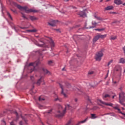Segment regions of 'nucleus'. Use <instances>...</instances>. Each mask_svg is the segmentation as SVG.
<instances>
[{
    "mask_svg": "<svg viewBox=\"0 0 125 125\" xmlns=\"http://www.w3.org/2000/svg\"><path fill=\"white\" fill-rule=\"evenodd\" d=\"M58 108L59 110L58 111V114L56 115V117L57 118H62V117L65 115L66 110H70V109H72V106L69 104L65 105V109L62 110L63 108L62 107V105L59 104L58 105Z\"/></svg>",
    "mask_w": 125,
    "mask_h": 125,
    "instance_id": "1",
    "label": "nucleus"
},
{
    "mask_svg": "<svg viewBox=\"0 0 125 125\" xmlns=\"http://www.w3.org/2000/svg\"><path fill=\"white\" fill-rule=\"evenodd\" d=\"M17 7H18L20 10H21V11H25L26 13H30L31 12L37 13V12H39V10L34 9H29L26 6L22 7L20 5L17 4Z\"/></svg>",
    "mask_w": 125,
    "mask_h": 125,
    "instance_id": "2",
    "label": "nucleus"
},
{
    "mask_svg": "<svg viewBox=\"0 0 125 125\" xmlns=\"http://www.w3.org/2000/svg\"><path fill=\"white\" fill-rule=\"evenodd\" d=\"M39 64H40V61H37L35 62L30 63L29 66H31V71H39L40 67H39Z\"/></svg>",
    "mask_w": 125,
    "mask_h": 125,
    "instance_id": "3",
    "label": "nucleus"
},
{
    "mask_svg": "<svg viewBox=\"0 0 125 125\" xmlns=\"http://www.w3.org/2000/svg\"><path fill=\"white\" fill-rule=\"evenodd\" d=\"M125 100V94L124 92H121L119 93V102L122 105H124L125 106V104L123 101Z\"/></svg>",
    "mask_w": 125,
    "mask_h": 125,
    "instance_id": "4",
    "label": "nucleus"
},
{
    "mask_svg": "<svg viewBox=\"0 0 125 125\" xmlns=\"http://www.w3.org/2000/svg\"><path fill=\"white\" fill-rule=\"evenodd\" d=\"M103 57V50H102L99 52H98L95 56V59L97 61H100L101 60V58Z\"/></svg>",
    "mask_w": 125,
    "mask_h": 125,
    "instance_id": "5",
    "label": "nucleus"
},
{
    "mask_svg": "<svg viewBox=\"0 0 125 125\" xmlns=\"http://www.w3.org/2000/svg\"><path fill=\"white\" fill-rule=\"evenodd\" d=\"M44 40H45V41H48V42H49L52 49L53 48V47H54V46H55V43H54V42H53V41H52L51 38L46 37L44 39Z\"/></svg>",
    "mask_w": 125,
    "mask_h": 125,
    "instance_id": "6",
    "label": "nucleus"
},
{
    "mask_svg": "<svg viewBox=\"0 0 125 125\" xmlns=\"http://www.w3.org/2000/svg\"><path fill=\"white\" fill-rule=\"evenodd\" d=\"M78 15H79L80 17H86V14H85V10L80 11L77 13Z\"/></svg>",
    "mask_w": 125,
    "mask_h": 125,
    "instance_id": "7",
    "label": "nucleus"
},
{
    "mask_svg": "<svg viewBox=\"0 0 125 125\" xmlns=\"http://www.w3.org/2000/svg\"><path fill=\"white\" fill-rule=\"evenodd\" d=\"M99 102L101 103V104H103V105H105V106H110V107H113V104L112 103H108L102 101L101 100H99Z\"/></svg>",
    "mask_w": 125,
    "mask_h": 125,
    "instance_id": "8",
    "label": "nucleus"
},
{
    "mask_svg": "<svg viewBox=\"0 0 125 125\" xmlns=\"http://www.w3.org/2000/svg\"><path fill=\"white\" fill-rule=\"evenodd\" d=\"M57 21H52L51 22H48V24L52 27H54V26L56 25V23H57Z\"/></svg>",
    "mask_w": 125,
    "mask_h": 125,
    "instance_id": "9",
    "label": "nucleus"
},
{
    "mask_svg": "<svg viewBox=\"0 0 125 125\" xmlns=\"http://www.w3.org/2000/svg\"><path fill=\"white\" fill-rule=\"evenodd\" d=\"M43 78V76H41L40 79H39L36 83L35 82L34 83H36L37 85H40L41 83H42V80Z\"/></svg>",
    "mask_w": 125,
    "mask_h": 125,
    "instance_id": "10",
    "label": "nucleus"
},
{
    "mask_svg": "<svg viewBox=\"0 0 125 125\" xmlns=\"http://www.w3.org/2000/svg\"><path fill=\"white\" fill-rule=\"evenodd\" d=\"M59 85L62 89V94L65 97H67V95L64 93V88L63 87V85L61 84H59Z\"/></svg>",
    "mask_w": 125,
    "mask_h": 125,
    "instance_id": "11",
    "label": "nucleus"
},
{
    "mask_svg": "<svg viewBox=\"0 0 125 125\" xmlns=\"http://www.w3.org/2000/svg\"><path fill=\"white\" fill-rule=\"evenodd\" d=\"M111 97V96L109 94H106L105 95H103V99L104 100L107 101V98H110Z\"/></svg>",
    "mask_w": 125,
    "mask_h": 125,
    "instance_id": "12",
    "label": "nucleus"
},
{
    "mask_svg": "<svg viewBox=\"0 0 125 125\" xmlns=\"http://www.w3.org/2000/svg\"><path fill=\"white\" fill-rule=\"evenodd\" d=\"M114 2L117 5H120V4H122V3H123V1H122L121 0H114Z\"/></svg>",
    "mask_w": 125,
    "mask_h": 125,
    "instance_id": "13",
    "label": "nucleus"
},
{
    "mask_svg": "<svg viewBox=\"0 0 125 125\" xmlns=\"http://www.w3.org/2000/svg\"><path fill=\"white\" fill-rule=\"evenodd\" d=\"M62 100L61 99L58 97L57 95L55 94L54 101H59L60 102H61Z\"/></svg>",
    "mask_w": 125,
    "mask_h": 125,
    "instance_id": "14",
    "label": "nucleus"
},
{
    "mask_svg": "<svg viewBox=\"0 0 125 125\" xmlns=\"http://www.w3.org/2000/svg\"><path fill=\"white\" fill-rule=\"evenodd\" d=\"M92 25L93 26L90 27L89 29H91V28H95V27H96V26L97 25V22H96L95 21H93L92 22Z\"/></svg>",
    "mask_w": 125,
    "mask_h": 125,
    "instance_id": "15",
    "label": "nucleus"
},
{
    "mask_svg": "<svg viewBox=\"0 0 125 125\" xmlns=\"http://www.w3.org/2000/svg\"><path fill=\"white\" fill-rule=\"evenodd\" d=\"M98 36L99 37V39H104L107 37V35L104 34V35H101V34H98Z\"/></svg>",
    "mask_w": 125,
    "mask_h": 125,
    "instance_id": "16",
    "label": "nucleus"
},
{
    "mask_svg": "<svg viewBox=\"0 0 125 125\" xmlns=\"http://www.w3.org/2000/svg\"><path fill=\"white\" fill-rule=\"evenodd\" d=\"M98 40H99V37L98 36V35H97L94 38L93 42L95 43L96 42H97V41H98Z\"/></svg>",
    "mask_w": 125,
    "mask_h": 125,
    "instance_id": "17",
    "label": "nucleus"
},
{
    "mask_svg": "<svg viewBox=\"0 0 125 125\" xmlns=\"http://www.w3.org/2000/svg\"><path fill=\"white\" fill-rule=\"evenodd\" d=\"M114 8V7L112 6H107L104 8L105 10H112Z\"/></svg>",
    "mask_w": 125,
    "mask_h": 125,
    "instance_id": "18",
    "label": "nucleus"
},
{
    "mask_svg": "<svg viewBox=\"0 0 125 125\" xmlns=\"http://www.w3.org/2000/svg\"><path fill=\"white\" fill-rule=\"evenodd\" d=\"M29 19H30L31 21H35V20H38V18H36L35 16H30Z\"/></svg>",
    "mask_w": 125,
    "mask_h": 125,
    "instance_id": "19",
    "label": "nucleus"
},
{
    "mask_svg": "<svg viewBox=\"0 0 125 125\" xmlns=\"http://www.w3.org/2000/svg\"><path fill=\"white\" fill-rule=\"evenodd\" d=\"M42 71L45 73V74H47L48 75H50V72H49L47 69L43 68Z\"/></svg>",
    "mask_w": 125,
    "mask_h": 125,
    "instance_id": "20",
    "label": "nucleus"
},
{
    "mask_svg": "<svg viewBox=\"0 0 125 125\" xmlns=\"http://www.w3.org/2000/svg\"><path fill=\"white\" fill-rule=\"evenodd\" d=\"M37 31L38 30L36 29L27 30V32H30L31 33H37Z\"/></svg>",
    "mask_w": 125,
    "mask_h": 125,
    "instance_id": "21",
    "label": "nucleus"
},
{
    "mask_svg": "<svg viewBox=\"0 0 125 125\" xmlns=\"http://www.w3.org/2000/svg\"><path fill=\"white\" fill-rule=\"evenodd\" d=\"M120 63H122L123 64H125V59L121 58L120 60Z\"/></svg>",
    "mask_w": 125,
    "mask_h": 125,
    "instance_id": "22",
    "label": "nucleus"
},
{
    "mask_svg": "<svg viewBox=\"0 0 125 125\" xmlns=\"http://www.w3.org/2000/svg\"><path fill=\"white\" fill-rule=\"evenodd\" d=\"M104 30H105L104 28H98V29H95V31H98L99 32H102V31H104Z\"/></svg>",
    "mask_w": 125,
    "mask_h": 125,
    "instance_id": "23",
    "label": "nucleus"
},
{
    "mask_svg": "<svg viewBox=\"0 0 125 125\" xmlns=\"http://www.w3.org/2000/svg\"><path fill=\"white\" fill-rule=\"evenodd\" d=\"M117 39V36H111L110 38V40L112 41H115Z\"/></svg>",
    "mask_w": 125,
    "mask_h": 125,
    "instance_id": "24",
    "label": "nucleus"
},
{
    "mask_svg": "<svg viewBox=\"0 0 125 125\" xmlns=\"http://www.w3.org/2000/svg\"><path fill=\"white\" fill-rule=\"evenodd\" d=\"M86 120H87V119H86L83 121L79 122L77 125H80V124H83V123H85L86 122Z\"/></svg>",
    "mask_w": 125,
    "mask_h": 125,
    "instance_id": "25",
    "label": "nucleus"
},
{
    "mask_svg": "<svg viewBox=\"0 0 125 125\" xmlns=\"http://www.w3.org/2000/svg\"><path fill=\"white\" fill-rule=\"evenodd\" d=\"M7 15L8 16L9 18L11 19V20H12V17H11V15H10V13H9V12H7Z\"/></svg>",
    "mask_w": 125,
    "mask_h": 125,
    "instance_id": "26",
    "label": "nucleus"
},
{
    "mask_svg": "<svg viewBox=\"0 0 125 125\" xmlns=\"http://www.w3.org/2000/svg\"><path fill=\"white\" fill-rule=\"evenodd\" d=\"M39 108L40 109H45V106H44L43 105H41V104H39Z\"/></svg>",
    "mask_w": 125,
    "mask_h": 125,
    "instance_id": "27",
    "label": "nucleus"
},
{
    "mask_svg": "<svg viewBox=\"0 0 125 125\" xmlns=\"http://www.w3.org/2000/svg\"><path fill=\"white\" fill-rule=\"evenodd\" d=\"M39 101H44V98H43L42 97H39Z\"/></svg>",
    "mask_w": 125,
    "mask_h": 125,
    "instance_id": "28",
    "label": "nucleus"
},
{
    "mask_svg": "<svg viewBox=\"0 0 125 125\" xmlns=\"http://www.w3.org/2000/svg\"><path fill=\"white\" fill-rule=\"evenodd\" d=\"M48 65H50V66H51V65H52V64H53V62L52 61H49L48 62Z\"/></svg>",
    "mask_w": 125,
    "mask_h": 125,
    "instance_id": "29",
    "label": "nucleus"
},
{
    "mask_svg": "<svg viewBox=\"0 0 125 125\" xmlns=\"http://www.w3.org/2000/svg\"><path fill=\"white\" fill-rule=\"evenodd\" d=\"M43 44H39V43H37V45L38 46H40V47H42L43 46V44H44V42H43Z\"/></svg>",
    "mask_w": 125,
    "mask_h": 125,
    "instance_id": "30",
    "label": "nucleus"
},
{
    "mask_svg": "<svg viewBox=\"0 0 125 125\" xmlns=\"http://www.w3.org/2000/svg\"><path fill=\"white\" fill-rule=\"evenodd\" d=\"M113 108H114V109H115V110H118V111H119V112H120V113H121V109H120V108H119V107H118V106H115Z\"/></svg>",
    "mask_w": 125,
    "mask_h": 125,
    "instance_id": "31",
    "label": "nucleus"
},
{
    "mask_svg": "<svg viewBox=\"0 0 125 125\" xmlns=\"http://www.w3.org/2000/svg\"><path fill=\"white\" fill-rule=\"evenodd\" d=\"M95 18H96V19H97V20H102V19L100 17H98L96 16H94Z\"/></svg>",
    "mask_w": 125,
    "mask_h": 125,
    "instance_id": "32",
    "label": "nucleus"
},
{
    "mask_svg": "<svg viewBox=\"0 0 125 125\" xmlns=\"http://www.w3.org/2000/svg\"><path fill=\"white\" fill-rule=\"evenodd\" d=\"M22 14L21 17L24 18V19H28V18H27V17H26V16H25V15H24V14H23V13H21Z\"/></svg>",
    "mask_w": 125,
    "mask_h": 125,
    "instance_id": "33",
    "label": "nucleus"
},
{
    "mask_svg": "<svg viewBox=\"0 0 125 125\" xmlns=\"http://www.w3.org/2000/svg\"><path fill=\"white\" fill-rule=\"evenodd\" d=\"M91 119H95V118H96L95 117V114H91Z\"/></svg>",
    "mask_w": 125,
    "mask_h": 125,
    "instance_id": "34",
    "label": "nucleus"
},
{
    "mask_svg": "<svg viewBox=\"0 0 125 125\" xmlns=\"http://www.w3.org/2000/svg\"><path fill=\"white\" fill-rule=\"evenodd\" d=\"M51 112H52V109H50V110L48 111V112H44V114H51Z\"/></svg>",
    "mask_w": 125,
    "mask_h": 125,
    "instance_id": "35",
    "label": "nucleus"
},
{
    "mask_svg": "<svg viewBox=\"0 0 125 125\" xmlns=\"http://www.w3.org/2000/svg\"><path fill=\"white\" fill-rule=\"evenodd\" d=\"M65 125H71V121H69Z\"/></svg>",
    "mask_w": 125,
    "mask_h": 125,
    "instance_id": "36",
    "label": "nucleus"
},
{
    "mask_svg": "<svg viewBox=\"0 0 125 125\" xmlns=\"http://www.w3.org/2000/svg\"><path fill=\"white\" fill-rule=\"evenodd\" d=\"M112 62H113L112 60H111L109 62H108V63L107 64V66H110V65L111 64V63H112Z\"/></svg>",
    "mask_w": 125,
    "mask_h": 125,
    "instance_id": "37",
    "label": "nucleus"
},
{
    "mask_svg": "<svg viewBox=\"0 0 125 125\" xmlns=\"http://www.w3.org/2000/svg\"><path fill=\"white\" fill-rule=\"evenodd\" d=\"M93 74V71H89L88 72L89 75H92Z\"/></svg>",
    "mask_w": 125,
    "mask_h": 125,
    "instance_id": "38",
    "label": "nucleus"
},
{
    "mask_svg": "<svg viewBox=\"0 0 125 125\" xmlns=\"http://www.w3.org/2000/svg\"><path fill=\"white\" fill-rule=\"evenodd\" d=\"M30 79H31V81H34L35 80L34 76H31Z\"/></svg>",
    "mask_w": 125,
    "mask_h": 125,
    "instance_id": "39",
    "label": "nucleus"
},
{
    "mask_svg": "<svg viewBox=\"0 0 125 125\" xmlns=\"http://www.w3.org/2000/svg\"><path fill=\"white\" fill-rule=\"evenodd\" d=\"M67 86L68 88H70V87H71V84L70 83H67Z\"/></svg>",
    "mask_w": 125,
    "mask_h": 125,
    "instance_id": "40",
    "label": "nucleus"
},
{
    "mask_svg": "<svg viewBox=\"0 0 125 125\" xmlns=\"http://www.w3.org/2000/svg\"><path fill=\"white\" fill-rule=\"evenodd\" d=\"M78 38V39H81V36H80V35H79V36H74V38Z\"/></svg>",
    "mask_w": 125,
    "mask_h": 125,
    "instance_id": "41",
    "label": "nucleus"
},
{
    "mask_svg": "<svg viewBox=\"0 0 125 125\" xmlns=\"http://www.w3.org/2000/svg\"><path fill=\"white\" fill-rule=\"evenodd\" d=\"M10 125H15V124H14V123L13 122V121H12L10 123Z\"/></svg>",
    "mask_w": 125,
    "mask_h": 125,
    "instance_id": "42",
    "label": "nucleus"
},
{
    "mask_svg": "<svg viewBox=\"0 0 125 125\" xmlns=\"http://www.w3.org/2000/svg\"><path fill=\"white\" fill-rule=\"evenodd\" d=\"M15 114L16 115L17 118H18V113H17V112L15 111Z\"/></svg>",
    "mask_w": 125,
    "mask_h": 125,
    "instance_id": "43",
    "label": "nucleus"
},
{
    "mask_svg": "<svg viewBox=\"0 0 125 125\" xmlns=\"http://www.w3.org/2000/svg\"><path fill=\"white\" fill-rule=\"evenodd\" d=\"M22 119H23V120L24 121V122H25L26 125H27V120H26V119H24V118H22Z\"/></svg>",
    "mask_w": 125,
    "mask_h": 125,
    "instance_id": "44",
    "label": "nucleus"
},
{
    "mask_svg": "<svg viewBox=\"0 0 125 125\" xmlns=\"http://www.w3.org/2000/svg\"><path fill=\"white\" fill-rule=\"evenodd\" d=\"M20 125H23V122L21 121V122H20Z\"/></svg>",
    "mask_w": 125,
    "mask_h": 125,
    "instance_id": "45",
    "label": "nucleus"
},
{
    "mask_svg": "<svg viewBox=\"0 0 125 125\" xmlns=\"http://www.w3.org/2000/svg\"><path fill=\"white\" fill-rule=\"evenodd\" d=\"M121 114H122V115H123V116H124V117H125V113H124L122 112H120Z\"/></svg>",
    "mask_w": 125,
    "mask_h": 125,
    "instance_id": "46",
    "label": "nucleus"
},
{
    "mask_svg": "<svg viewBox=\"0 0 125 125\" xmlns=\"http://www.w3.org/2000/svg\"><path fill=\"white\" fill-rule=\"evenodd\" d=\"M40 42H43V41H42V39H40Z\"/></svg>",
    "mask_w": 125,
    "mask_h": 125,
    "instance_id": "47",
    "label": "nucleus"
},
{
    "mask_svg": "<svg viewBox=\"0 0 125 125\" xmlns=\"http://www.w3.org/2000/svg\"><path fill=\"white\" fill-rule=\"evenodd\" d=\"M116 96H117V95H114V96H112V99H114V98H115V97H116Z\"/></svg>",
    "mask_w": 125,
    "mask_h": 125,
    "instance_id": "48",
    "label": "nucleus"
},
{
    "mask_svg": "<svg viewBox=\"0 0 125 125\" xmlns=\"http://www.w3.org/2000/svg\"><path fill=\"white\" fill-rule=\"evenodd\" d=\"M108 78V73L107 74L106 77L104 78L105 79H107Z\"/></svg>",
    "mask_w": 125,
    "mask_h": 125,
    "instance_id": "49",
    "label": "nucleus"
},
{
    "mask_svg": "<svg viewBox=\"0 0 125 125\" xmlns=\"http://www.w3.org/2000/svg\"><path fill=\"white\" fill-rule=\"evenodd\" d=\"M74 101H75L76 102H78V99H75Z\"/></svg>",
    "mask_w": 125,
    "mask_h": 125,
    "instance_id": "50",
    "label": "nucleus"
},
{
    "mask_svg": "<svg viewBox=\"0 0 125 125\" xmlns=\"http://www.w3.org/2000/svg\"><path fill=\"white\" fill-rule=\"evenodd\" d=\"M110 114H111V113H106V114L103 115V116H104V115H110Z\"/></svg>",
    "mask_w": 125,
    "mask_h": 125,
    "instance_id": "51",
    "label": "nucleus"
},
{
    "mask_svg": "<svg viewBox=\"0 0 125 125\" xmlns=\"http://www.w3.org/2000/svg\"><path fill=\"white\" fill-rule=\"evenodd\" d=\"M20 28H21V29H26V27H21Z\"/></svg>",
    "mask_w": 125,
    "mask_h": 125,
    "instance_id": "52",
    "label": "nucleus"
},
{
    "mask_svg": "<svg viewBox=\"0 0 125 125\" xmlns=\"http://www.w3.org/2000/svg\"><path fill=\"white\" fill-rule=\"evenodd\" d=\"M13 29H14V30H15V31H16V28L15 27V26H14L13 27Z\"/></svg>",
    "mask_w": 125,
    "mask_h": 125,
    "instance_id": "53",
    "label": "nucleus"
},
{
    "mask_svg": "<svg viewBox=\"0 0 125 125\" xmlns=\"http://www.w3.org/2000/svg\"><path fill=\"white\" fill-rule=\"evenodd\" d=\"M62 71H65V67H63V68L62 69Z\"/></svg>",
    "mask_w": 125,
    "mask_h": 125,
    "instance_id": "54",
    "label": "nucleus"
},
{
    "mask_svg": "<svg viewBox=\"0 0 125 125\" xmlns=\"http://www.w3.org/2000/svg\"><path fill=\"white\" fill-rule=\"evenodd\" d=\"M110 0H106V1L108 2V1H110Z\"/></svg>",
    "mask_w": 125,
    "mask_h": 125,
    "instance_id": "55",
    "label": "nucleus"
},
{
    "mask_svg": "<svg viewBox=\"0 0 125 125\" xmlns=\"http://www.w3.org/2000/svg\"><path fill=\"white\" fill-rule=\"evenodd\" d=\"M65 1H69V0H65Z\"/></svg>",
    "mask_w": 125,
    "mask_h": 125,
    "instance_id": "56",
    "label": "nucleus"
},
{
    "mask_svg": "<svg viewBox=\"0 0 125 125\" xmlns=\"http://www.w3.org/2000/svg\"><path fill=\"white\" fill-rule=\"evenodd\" d=\"M114 83H117V82H114Z\"/></svg>",
    "mask_w": 125,
    "mask_h": 125,
    "instance_id": "57",
    "label": "nucleus"
},
{
    "mask_svg": "<svg viewBox=\"0 0 125 125\" xmlns=\"http://www.w3.org/2000/svg\"><path fill=\"white\" fill-rule=\"evenodd\" d=\"M125 108L124 107H122V110H124Z\"/></svg>",
    "mask_w": 125,
    "mask_h": 125,
    "instance_id": "58",
    "label": "nucleus"
},
{
    "mask_svg": "<svg viewBox=\"0 0 125 125\" xmlns=\"http://www.w3.org/2000/svg\"><path fill=\"white\" fill-rule=\"evenodd\" d=\"M123 5H125V3L123 4Z\"/></svg>",
    "mask_w": 125,
    "mask_h": 125,
    "instance_id": "59",
    "label": "nucleus"
},
{
    "mask_svg": "<svg viewBox=\"0 0 125 125\" xmlns=\"http://www.w3.org/2000/svg\"><path fill=\"white\" fill-rule=\"evenodd\" d=\"M103 0H100V1H102Z\"/></svg>",
    "mask_w": 125,
    "mask_h": 125,
    "instance_id": "60",
    "label": "nucleus"
},
{
    "mask_svg": "<svg viewBox=\"0 0 125 125\" xmlns=\"http://www.w3.org/2000/svg\"><path fill=\"white\" fill-rule=\"evenodd\" d=\"M121 90H122V88H120Z\"/></svg>",
    "mask_w": 125,
    "mask_h": 125,
    "instance_id": "61",
    "label": "nucleus"
},
{
    "mask_svg": "<svg viewBox=\"0 0 125 125\" xmlns=\"http://www.w3.org/2000/svg\"><path fill=\"white\" fill-rule=\"evenodd\" d=\"M10 1V0H9Z\"/></svg>",
    "mask_w": 125,
    "mask_h": 125,
    "instance_id": "62",
    "label": "nucleus"
}]
</instances>
